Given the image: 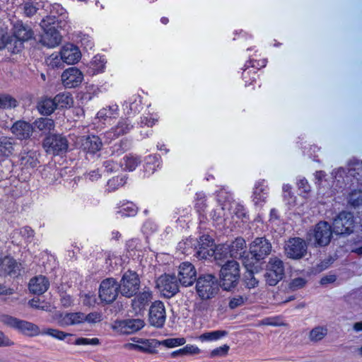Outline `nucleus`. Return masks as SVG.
<instances>
[{
  "mask_svg": "<svg viewBox=\"0 0 362 362\" xmlns=\"http://www.w3.org/2000/svg\"><path fill=\"white\" fill-rule=\"evenodd\" d=\"M52 16L53 18H54V20L53 21L54 25H66V18H67V13L66 12V10L60 4H54L52 6V8L50 9V13L46 17H51Z\"/></svg>",
  "mask_w": 362,
  "mask_h": 362,
  "instance_id": "473e14b6",
  "label": "nucleus"
},
{
  "mask_svg": "<svg viewBox=\"0 0 362 362\" xmlns=\"http://www.w3.org/2000/svg\"><path fill=\"white\" fill-rule=\"evenodd\" d=\"M21 235L27 242H30L34 236V230L29 226H25L18 229H16L11 233L12 243L16 245L21 244V241H18L16 236Z\"/></svg>",
  "mask_w": 362,
  "mask_h": 362,
  "instance_id": "58836bf2",
  "label": "nucleus"
},
{
  "mask_svg": "<svg viewBox=\"0 0 362 362\" xmlns=\"http://www.w3.org/2000/svg\"><path fill=\"white\" fill-rule=\"evenodd\" d=\"M126 183V177L124 175L113 177L107 182V190L113 192Z\"/></svg>",
  "mask_w": 362,
  "mask_h": 362,
  "instance_id": "3c124183",
  "label": "nucleus"
},
{
  "mask_svg": "<svg viewBox=\"0 0 362 362\" xmlns=\"http://www.w3.org/2000/svg\"><path fill=\"white\" fill-rule=\"evenodd\" d=\"M10 130L18 139L26 140L33 134V125L24 120H18L13 124Z\"/></svg>",
  "mask_w": 362,
  "mask_h": 362,
  "instance_id": "b1692460",
  "label": "nucleus"
},
{
  "mask_svg": "<svg viewBox=\"0 0 362 362\" xmlns=\"http://www.w3.org/2000/svg\"><path fill=\"white\" fill-rule=\"evenodd\" d=\"M186 339L183 337L169 338L163 341H159L158 345H163L168 348H174L176 346L184 345Z\"/></svg>",
  "mask_w": 362,
  "mask_h": 362,
  "instance_id": "6e6d98bb",
  "label": "nucleus"
},
{
  "mask_svg": "<svg viewBox=\"0 0 362 362\" xmlns=\"http://www.w3.org/2000/svg\"><path fill=\"white\" fill-rule=\"evenodd\" d=\"M33 36L32 29L22 23H17L13 28V37L15 38V47L12 49L13 53L20 51L23 42L31 39Z\"/></svg>",
  "mask_w": 362,
  "mask_h": 362,
  "instance_id": "f3484780",
  "label": "nucleus"
},
{
  "mask_svg": "<svg viewBox=\"0 0 362 362\" xmlns=\"http://www.w3.org/2000/svg\"><path fill=\"white\" fill-rule=\"evenodd\" d=\"M38 112L42 115H50L57 109L54 98H42L37 103Z\"/></svg>",
  "mask_w": 362,
  "mask_h": 362,
  "instance_id": "ea45409f",
  "label": "nucleus"
},
{
  "mask_svg": "<svg viewBox=\"0 0 362 362\" xmlns=\"http://www.w3.org/2000/svg\"><path fill=\"white\" fill-rule=\"evenodd\" d=\"M227 335L228 332L226 330H215L202 334L199 339L202 341H217Z\"/></svg>",
  "mask_w": 362,
  "mask_h": 362,
  "instance_id": "c03bdc74",
  "label": "nucleus"
},
{
  "mask_svg": "<svg viewBox=\"0 0 362 362\" xmlns=\"http://www.w3.org/2000/svg\"><path fill=\"white\" fill-rule=\"evenodd\" d=\"M245 284L248 288H252L258 285V281L254 276L252 272H248L245 276Z\"/></svg>",
  "mask_w": 362,
  "mask_h": 362,
  "instance_id": "774afa93",
  "label": "nucleus"
},
{
  "mask_svg": "<svg viewBox=\"0 0 362 362\" xmlns=\"http://www.w3.org/2000/svg\"><path fill=\"white\" fill-rule=\"evenodd\" d=\"M62 58H61V53L59 54H52L49 58V65L52 67L58 68L60 67L62 64Z\"/></svg>",
  "mask_w": 362,
  "mask_h": 362,
  "instance_id": "338daca9",
  "label": "nucleus"
},
{
  "mask_svg": "<svg viewBox=\"0 0 362 362\" xmlns=\"http://www.w3.org/2000/svg\"><path fill=\"white\" fill-rule=\"evenodd\" d=\"M166 320L165 308L163 302L156 300L153 302L149 309L148 321L151 325L161 328Z\"/></svg>",
  "mask_w": 362,
  "mask_h": 362,
  "instance_id": "2eb2a0df",
  "label": "nucleus"
},
{
  "mask_svg": "<svg viewBox=\"0 0 362 362\" xmlns=\"http://www.w3.org/2000/svg\"><path fill=\"white\" fill-rule=\"evenodd\" d=\"M161 164L160 156L159 155H150L146 158L144 165V171L146 176H150L160 167Z\"/></svg>",
  "mask_w": 362,
  "mask_h": 362,
  "instance_id": "f704fd0d",
  "label": "nucleus"
},
{
  "mask_svg": "<svg viewBox=\"0 0 362 362\" xmlns=\"http://www.w3.org/2000/svg\"><path fill=\"white\" fill-rule=\"evenodd\" d=\"M229 346L224 344L213 349L210 353L211 358L226 356L229 351Z\"/></svg>",
  "mask_w": 362,
  "mask_h": 362,
  "instance_id": "e2e57ef3",
  "label": "nucleus"
},
{
  "mask_svg": "<svg viewBox=\"0 0 362 362\" xmlns=\"http://www.w3.org/2000/svg\"><path fill=\"white\" fill-rule=\"evenodd\" d=\"M119 115V107L117 104H112L100 109L97 113V117L103 122L108 119L116 118Z\"/></svg>",
  "mask_w": 362,
  "mask_h": 362,
  "instance_id": "4c0bfd02",
  "label": "nucleus"
},
{
  "mask_svg": "<svg viewBox=\"0 0 362 362\" xmlns=\"http://www.w3.org/2000/svg\"><path fill=\"white\" fill-rule=\"evenodd\" d=\"M272 245L265 238H257L251 243L250 252L256 261L264 259L269 255Z\"/></svg>",
  "mask_w": 362,
  "mask_h": 362,
  "instance_id": "dca6fc26",
  "label": "nucleus"
},
{
  "mask_svg": "<svg viewBox=\"0 0 362 362\" xmlns=\"http://www.w3.org/2000/svg\"><path fill=\"white\" fill-rule=\"evenodd\" d=\"M180 284L187 287L197 281V271L192 264L188 262H182L179 267L178 276Z\"/></svg>",
  "mask_w": 362,
  "mask_h": 362,
  "instance_id": "a211bd4d",
  "label": "nucleus"
},
{
  "mask_svg": "<svg viewBox=\"0 0 362 362\" xmlns=\"http://www.w3.org/2000/svg\"><path fill=\"white\" fill-rule=\"evenodd\" d=\"M119 211L117 214L121 217H131L134 216L138 211V208L132 202H120L119 204Z\"/></svg>",
  "mask_w": 362,
  "mask_h": 362,
  "instance_id": "a19ab883",
  "label": "nucleus"
},
{
  "mask_svg": "<svg viewBox=\"0 0 362 362\" xmlns=\"http://www.w3.org/2000/svg\"><path fill=\"white\" fill-rule=\"evenodd\" d=\"M83 313H65L59 315L58 323L62 327L80 325L84 322Z\"/></svg>",
  "mask_w": 362,
  "mask_h": 362,
  "instance_id": "a878e982",
  "label": "nucleus"
},
{
  "mask_svg": "<svg viewBox=\"0 0 362 362\" xmlns=\"http://www.w3.org/2000/svg\"><path fill=\"white\" fill-rule=\"evenodd\" d=\"M179 280L174 274L161 275L156 281L157 287L167 298H171L179 291Z\"/></svg>",
  "mask_w": 362,
  "mask_h": 362,
  "instance_id": "9b49d317",
  "label": "nucleus"
},
{
  "mask_svg": "<svg viewBox=\"0 0 362 362\" xmlns=\"http://www.w3.org/2000/svg\"><path fill=\"white\" fill-rule=\"evenodd\" d=\"M21 269V263H18L11 255L4 256L2 250H0L1 276H17L20 274Z\"/></svg>",
  "mask_w": 362,
  "mask_h": 362,
  "instance_id": "4468645a",
  "label": "nucleus"
},
{
  "mask_svg": "<svg viewBox=\"0 0 362 362\" xmlns=\"http://www.w3.org/2000/svg\"><path fill=\"white\" fill-rule=\"evenodd\" d=\"M23 0H0V10L8 11L21 4Z\"/></svg>",
  "mask_w": 362,
  "mask_h": 362,
  "instance_id": "13d9d810",
  "label": "nucleus"
},
{
  "mask_svg": "<svg viewBox=\"0 0 362 362\" xmlns=\"http://www.w3.org/2000/svg\"><path fill=\"white\" fill-rule=\"evenodd\" d=\"M333 230L338 235H349L354 231V214L348 211L340 212L333 221Z\"/></svg>",
  "mask_w": 362,
  "mask_h": 362,
  "instance_id": "0eeeda50",
  "label": "nucleus"
},
{
  "mask_svg": "<svg viewBox=\"0 0 362 362\" xmlns=\"http://www.w3.org/2000/svg\"><path fill=\"white\" fill-rule=\"evenodd\" d=\"M257 77V71L244 69L243 72V78L245 82V86L251 85L256 81Z\"/></svg>",
  "mask_w": 362,
  "mask_h": 362,
  "instance_id": "bf43d9fd",
  "label": "nucleus"
},
{
  "mask_svg": "<svg viewBox=\"0 0 362 362\" xmlns=\"http://www.w3.org/2000/svg\"><path fill=\"white\" fill-rule=\"evenodd\" d=\"M141 157L132 153L125 155L120 161V165L123 170L132 172L141 164Z\"/></svg>",
  "mask_w": 362,
  "mask_h": 362,
  "instance_id": "72a5a7b5",
  "label": "nucleus"
},
{
  "mask_svg": "<svg viewBox=\"0 0 362 362\" xmlns=\"http://www.w3.org/2000/svg\"><path fill=\"white\" fill-rule=\"evenodd\" d=\"M216 199L218 203V206H224L225 209H229L230 202L232 199L230 193L221 189L216 193Z\"/></svg>",
  "mask_w": 362,
  "mask_h": 362,
  "instance_id": "09e8293b",
  "label": "nucleus"
},
{
  "mask_svg": "<svg viewBox=\"0 0 362 362\" xmlns=\"http://www.w3.org/2000/svg\"><path fill=\"white\" fill-rule=\"evenodd\" d=\"M157 224L151 220H147L146 221H145L142 226V230L144 233L146 235H151L155 233L157 230Z\"/></svg>",
  "mask_w": 362,
  "mask_h": 362,
  "instance_id": "0e129e2a",
  "label": "nucleus"
},
{
  "mask_svg": "<svg viewBox=\"0 0 362 362\" xmlns=\"http://www.w3.org/2000/svg\"><path fill=\"white\" fill-rule=\"evenodd\" d=\"M269 194V189L265 180L258 181L255 183L252 201L256 206H262L267 200Z\"/></svg>",
  "mask_w": 362,
  "mask_h": 362,
  "instance_id": "cd10ccee",
  "label": "nucleus"
},
{
  "mask_svg": "<svg viewBox=\"0 0 362 362\" xmlns=\"http://www.w3.org/2000/svg\"><path fill=\"white\" fill-rule=\"evenodd\" d=\"M79 143L81 148L90 154H95L100 151L103 147L100 138L93 134L81 136L79 139Z\"/></svg>",
  "mask_w": 362,
  "mask_h": 362,
  "instance_id": "4be33fe9",
  "label": "nucleus"
},
{
  "mask_svg": "<svg viewBox=\"0 0 362 362\" xmlns=\"http://www.w3.org/2000/svg\"><path fill=\"white\" fill-rule=\"evenodd\" d=\"M307 245L305 241L300 238H291L286 243L285 252L289 258L300 259L306 253Z\"/></svg>",
  "mask_w": 362,
  "mask_h": 362,
  "instance_id": "6ab92c4d",
  "label": "nucleus"
},
{
  "mask_svg": "<svg viewBox=\"0 0 362 362\" xmlns=\"http://www.w3.org/2000/svg\"><path fill=\"white\" fill-rule=\"evenodd\" d=\"M284 276V264L281 259L271 257L266 267L265 281L269 286L276 285Z\"/></svg>",
  "mask_w": 362,
  "mask_h": 362,
  "instance_id": "423d86ee",
  "label": "nucleus"
},
{
  "mask_svg": "<svg viewBox=\"0 0 362 362\" xmlns=\"http://www.w3.org/2000/svg\"><path fill=\"white\" fill-rule=\"evenodd\" d=\"M221 286L224 290H230L238 284L240 279V265L235 260H227L220 271Z\"/></svg>",
  "mask_w": 362,
  "mask_h": 362,
  "instance_id": "20e7f679",
  "label": "nucleus"
},
{
  "mask_svg": "<svg viewBox=\"0 0 362 362\" xmlns=\"http://www.w3.org/2000/svg\"><path fill=\"white\" fill-rule=\"evenodd\" d=\"M54 18L45 17L40 22V26L44 31L43 35L41 37V42L42 45L47 47H54L57 46L62 40V35L58 31V28H62L65 25H54Z\"/></svg>",
  "mask_w": 362,
  "mask_h": 362,
  "instance_id": "f03ea898",
  "label": "nucleus"
},
{
  "mask_svg": "<svg viewBox=\"0 0 362 362\" xmlns=\"http://www.w3.org/2000/svg\"><path fill=\"white\" fill-rule=\"evenodd\" d=\"M133 341L136 344L129 343L126 348L130 350H136L147 354L156 352V348L158 346L159 341L156 339H144L134 338Z\"/></svg>",
  "mask_w": 362,
  "mask_h": 362,
  "instance_id": "412c9836",
  "label": "nucleus"
},
{
  "mask_svg": "<svg viewBox=\"0 0 362 362\" xmlns=\"http://www.w3.org/2000/svg\"><path fill=\"white\" fill-rule=\"evenodd\" d=\"M247 298L241 295H236L230 299L228 306L230 309H235L244 304Z\"/></svg>",
  "mask_w": 362,
  "mask_h": 362,
  "instance_id": "052dcab7",
  "label": "nucleus"
},
{
  "mask_svg": "<svg viewBox=\"0 0 362 362\" xmlns=\"http://www.w3.org/2000/svg\"><path fill=\"white\" fill-rule=\"evenodd\" d=\"M225 249L228 250L230 257L241 258L245 252V240L243 238H237Z\"/></svg>",
  "mask_w": 362,
  "mask_h": 362,
  "instance_id": "c756f323",
  "label": "nucleus"
},
{
  "mask_svg": "<svg viewBox=\"0 0 362 362\" xmlns=\"http://www.w3.org/2000/svg\"><path fill=\"white\" fill-rule=\"evenodd\" d=\"M266 66V61L262 60V61H256L250 59L249 61L246 62L244 66L246 69H250L253 71L259 70L262 67H264Z\"/></svg>",
  "mask_w": 362,
  "mask_h": 362,
  "instance_id": "680f3d73",
  "label": "nucleus"
},
{
  "mask_svg": "<svg viewBox=\"0 0 362 362\" xmlns=\"http://www.w3.org/2000/svg\"><path fill=\"white\" fill-rule=\"evenodd\" d=\"M196 291L202 300L215 297L219 291L217 279L212 274L200 275L196 281Z\"/></svg>",
  "mask_w": 362,
  "mask_h": 362,
  "instance_id": "7ed1b4c3",
  "label": "nucleus"
},
{
  "mask_svg": "<svg viewBox=\"0 0 362 362\" xmlns=\"http://www.w3.org/2000/svg\"><path fill=\"white\" fill-rule=\"evenodd\" d=\"M40 334L48 335L58 340H64L67 336L71 335L63 331L52 328L44 329L42 332H40Z\"/></svg>",
  "mask_w": 362,
  "mask_h": 362,
  "instance_id": "864d4df0",
  "label": "nucleus"
},
{
  "mask_svg": "<svg viewBox=\"0 0 362 362\" xmlns=\"http://www.w3.org/2000/svg\"><path fill=\"white\" fill-rule=\"evenodd\" d=\"M199 353L200 349L197 346L187 344L182 349L173 351L170 354V356L173 358H176L178 356L198 354Z\"/></svg>",
  "mask_w": 362,
  "mask_h": 362,
  "instance_id": "a18cd8bd",
  "label": "nucleus"
},
{
  "mask_svg": "<svg viewBox=\"0 0 362 362\" xmlns=\"http://www.w3.org/2000/svg\"><path fill=\"white\" fill-rule=\"evenodd\" d=\"M119 285L113 278H107L102 281L99 288V297L101 301L106 303H112L117 297Z\"/></svg>",
  "mask_w": 362,
  "mask_h": 362,
  "instance_id": "1a4fd4ad",
  "label": "nucleus"
},
{
  "mask_svg": "<svg viewBox=\"0 0 362 362\" xmlns=\"http://www.w3.org/2000/svg\"><path fill=\"white\" fill-rule=\"evenodd\" d=\"M19 160L21 165L26 168H34L39 163L37 153L35 151H22Z\"/></svg>",
  "mask_w": 362,
  "mask_h": 362,
  "instance_id": "7c9ffc66",
  "label": "nucleus"
},
{
  "mask_svg": "<svg viewBox=\"0 0 362 362\" xmlns=\"http://www.w3.org/2000/svg\"><path fill=\"white\" fill-rule=\"evenodd\" d=\"M17 100L9 95H0V108L8 109L17 106Z\"/></svg>",
  "mask_w": 362,
  "mask_h": 362,
  "instance_id": "603ef678",
  "label": "nucleus"
},
{
  "mask_svg": "<svg viewBox=\"0 0 362 362\" xmlns=\"http://www.w3.org/2000/svg\"><path fill=\"white\" fill-rule=\"evenodd\" d=\"M144 321L141 319H127L117 320L112 325V329L122 334H131L144 327Z\"/></svg>",
  "mask_w": 362,
  "mask_h": 362,
  "instance_id": "f8f14e48",
  "label": "nucleus"
},
{
  "mask_svg": "<svg viewBox=\"0 0 362 362\" xmlns=\"http://www.w3.org/2000/svg\"><path fill=\"white\" fill-rule=\"evenodd\" d=\"M83 318H85L84 320V322H88V323H90V324H93V323H96V322H98L101 320V314L100 313H98V312H93V313H88V315H86L85 313H83Z\"/></svg>",
  "mask_w": 362,
  "mask_h": 362,
  "instance_id": "69168bd1",
  "label": "nucleus"
},
{
  "mask_svg": "<svg viewBox=\"0 0 362 362\" xmlns=\"http://www.w3.org/2000/svg\"><path fill=\"white\" fill-rule=\"evenodd\" d=\"M57 108L70 107L73 104V98L70 93H59L54 98Z\"/></svg>",
  "mask_w": 362,
  "mask_h": 362,
  "instance_id": "37998d69",
  "label": "nucleus"
},
{
  "mask_svg": "<svg viewBox=\"0 0 362 362\" xmlns=\"http://www.w3.org/2000/svg\"><path fill=\"white\" fill-rule=\"evenodd\" d=\"M132 128L133 125L127 119H121L116 126L105 133V136L111 140L115 139L127 134Z\"/></svg>",
  "mask_w": 362,
  "mask_h": 362,
  "instance_id": "bb28decb",
  "label": "nucleus"
},
{
  "mask_svg": "<svg viewBox=\"0 0 362 362\" xmlns=\"http://www.w3.org/2000/svg\"><path fill=\"white\" fill-rule=\"evenodd\" d=\"M49 286V281L45 276H37L30 279L29 290L31 293L41 295L46 292Z\"/></svg>",
  "mask_w": 362,
  "mask_h": 362,
  "instance_id": "c85d7f7f",
  "label": "nucleus"
},
{
  "mask_svg": "<svg viewBox=\"0 0 362 362\" xmlns=\"http://www.w3.org/2000/svg\"><path fill=\"white\" fill-rule=\"evenodd\" d=\"M33 129L36 128L42 134L50 133L54 129L55 123L54 120L48 117H40L35 119L33 124Z\"/></svg>",
  "mask_w": 362,
  "mask_h": 362,
  "instance_id": "c9c22d12",
  "label": "nucleus"
},
{
  "mask_svg": "<svg viewBox=\"0 0 362 362\" xmlns=\"http://www.w3.org/2000/svg\"><path fill=\"white\" fill-rule=\"evenodd\" d=\"M140 281L137 274L128 270L122 276L119 285L120 293L122 296L130 298L136 293L139 288Z\"/></svg>",
  "mask_w": 362,
  "mask_h": 362,
  "instance_id": "6e6552de",
  "label": "nucleus"
},
{
  "mask_svg": "<svg viewBox=\"0 0 362 362\" xmlns=\"http://www.w3.org/2000/svg\"><path fill=\"white\" fill-rule=\"evenodd\" d=\"M0 322L29 337L40 334V327L37 325L8 315H0Z\"/></svg>",
  "mask_w": 362,
  "mask_h": 362,
  "instance_id": "f257e3e1",
  "label": "nucleus"
},
{
  "mask_svg": "<svg viewBox=\"0 0 362 362\" xmlns=\"http://www.w3.org/2000/svg\"><path fill=\"white\" fill-rule=\"evenodd\" d=\"M349 203L356 207L362 205V191L354 190L348 197Z\"/></svg>",
  "mask_w": 362,
  "mask_h": 362,
  "instance_id": "4d7b16f0",
  "label": "nucleus"
},
{
  "mask_svg": "<svg viewBox=\"0 0 362 362\" xmlns=\"http://www.w3.org/2000/svg\"><path fill=\"white\" fill-rule=\"evenodd\" d=\"M123 108L127 111V114H135L140 111L141 108V100L139 95H134L129 98V101H125L123 104Z\"/></svg>",
  "mask_w": 362,
  "mask_h": 362,
  "instance_id": "79ce46f5",
  "label": "nucleus"
},
{
  "mask_svg": "<svg viewBox=\"0 0 362 362\" xmlns=\"http://www.w3.org/2000/svg\"><path fill=\"white\" fill-rule=\"evenodd\" d=\"M16 142L11 137H0V157L8 158L13 154L15 151Z\"/></svg>",
  "mask_w": 362,
  "mask_h": 362,
  "instance_id": "2f4dec72",
  "label": "nucleus"
},
{
  "mask_svg": "<svg viewBox=\"0 0 362 362\" xmlns=\"http://www.w3.org/2000/svg\"><path fill=\"white\" fill-rule=\"evenodd\" d=\"M152 299V292L148 288L136 296L132 300V307L136 315H141Z\"/></svg>",
  "mask_w": 362,
  "mask_h": 362,
  "instance_id": "5701e85b",
  "label": "nucleus"
},
{
  "mask_svg": "<svg viewBox=\"0 0 362 362\" xmlns=\"http://www.w3.org/2000/svg\"><path fill=\"white\" fill-rule=\"evenodd\" d=\"M327 334V328L324 327H316L310 332V339L313 341H318L322 339Z\"/></svg>",
  "mask_w": 362,
  "mask_h": 362,
  "instance_id": "5fc2aeb1",
  "label": "nucleus"
},
{
  "mask_svg": "<svg viewBox=\"0 0 362 362\" xmlns=\"http://www.w3.org/2000/svg\"><path fill=\"white\" fill-rule=\"evenodd\" d=\"M214 240L209 235H203L199 238L198 245L195 247L196 255L199 259H207L214 257L216 259L220 258L218 250H214Z\"/></svg>",
  "mask_w": 362,
  "mask_h": 362,
  "instance_id": "9d476101",
  "label": "nucleus"
},
{
  "mask_svg": "<svg viewBox=\"0 0 362 362\" xmlns=\"http://www.w3.org/2000/svg\"><path fill=\"white\" fill-rule=\"evenodd\" d=\"M226 210L227 209L224 206H218L211 211V216L216 225L219 226L223 223L226 220Z\"/></svg>",
  "mask_w": 362,
  "mask_h": 362,
  "instance_id": "8fccbe9b",
  "label": "nucleus"
},
{
  "mask_svg": "<svg viewBox=\"0 0 362 362\" xmlns=\"http://www.w3.org/2000/svg\"><path fill=\"white\" fill-rule=\"evenodd\" d=\"M334 230L332 226L326 221H320L314 228L313 237L316 246L323 247L327 245L332 238Z\"/></svg>",
  "mask_w": 362,
  "mask_h": 362,
  "instance_id": "ddd939ff",
  "label": "nucleus"
},
{
  "mask_svg": "<svg viewBox=\"0 0 362 362\" xmlns=\"http://www.w3.org/2000/svg\"><path fill=\"white\" fill-rule=\"evenodd\" d=\"M349 174L357 180L362 178V160H351L349 163Z\"/></svg>",
  "mask_w": 362,
  "mask_h": 362,
  "instance_id": "49530a36",
  "label": "nucleus"
},
{
  "mask_svg": "<svg viewBox=\"0 0 362 362\" xmlns=\"http://www.w3.org/2000/svg\"><path fill=\"white\" fill-rule=\"evenodd\" d=\"M106 61L103 56L95 55L90 63L88 73L90 75H96L104 71Z\"/></svg>",
  "mask_w": 362,
  "mask_h": 362,
  "instance_id": "e433bc0d",
  "label": "nucleus"
},
{
  "mask_svg": "<svg viewBox=\"0 0 362 362\" xmlns=\"http://www.w3.org/2000/svg\"><path fill=\"white\" fill-rule=\"evenodd\" d=\"M206 195L203 192L196 193L194 200V208L199 215L204 216L206 209Z\"/></svg>",
  "mask_w": 362,
  "mask_h": 362,
  "instance_id": "de8ad7c7",
  "label": "nucleus"
},
{
  "mask_svg": "<svg viewBox=\"0 0 362 362\" xmlns=\"http://www.w3.org/2000/svg\"><path fill=\"white\" fill-rule=\"evenodd\" d=\"M83 80V73L76 67H70L62 74V81L66 88L78 86Z\"/></svg>",
  "mask_w": 362,
  "mask_h": 362,
  "instance_id": "aec40b11",
  "label": "nucleus"
},
{
  "mask_svg": "<svg viewBox=\"0 0 362 362\" xmlns=\"http://www.w3.org/2000/svg\"><path fill=\"white\" fill-rule=\"evenodd\" d=\"M42 146L47 153L59 156L67 151L69 141L61 134H49L45 138Z\"/></svg>",
  "mask_w": 362,
  "mask_h": 362,
  "instance_id": "39448f33",
  "label": "nucleus"
},
{
  "mask_svg": "<svg viewBox=\"0 0 362 362\" xmlns=\"http://www.w3.org/2000/svg\"><path fill=\"white\" fill-rule=\"evenodd\" d=\"M62 62L67 64H74L79 61L81 54L78 48L73 44H66L61 51Z\"/></svg>",
  "mask_w": 362,
  "mask_h": 362,
  "instance_id": "393cba45",
  "label": "nucleus"
}]
</instances>
